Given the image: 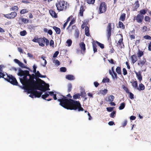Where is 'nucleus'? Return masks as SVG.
<instances>
[{"mask_svg": "<svg viewBox=\"0 0 151 151\" xmlns=\"http://www.w3.org/2000/svg\"><path fill=\"white\" fill-rule=\"evenodd\" d=\"M60 102V104L67 109L78 110L79 111H83V109L79 101L74 100L70 99H68L66 97L63 96V98L58 100Z\"/></svg>", "mask_w": 151, "mask_h": 151, "instance_id": "nucleus-1", "label": "nucleus"}, {"mask_svg": "<svg viewBox=\"0 0 151 151\" xmlns=\"http://www.w3.org/2000/svg\"><path fill=\"white\" fill-rule=\"evenodd\" d=\"M19 72L18 75L19 76H23L22 78H20V80L21 83L23 86L22 88L24 89H27L28 87L29 86V84L28 83V79L27 77L28 76L30 75L29 74V72L28 70H23L20 68L18 69Z\"/></svg>", "mask_w": 151, "mask_h": 151, "instance_id": "nucleus-2", "label": "nucleus"}, {"mask_svg": "<svg viewBox=\"0 0 151 151\" xmlns=\"http://www.w3.org/2000/svg\"><path fill=\"white\" fill-rule=\"evenodd\" d=\"M38 80L41 81L42 83H39V85H41V86H39V85H38L36 87L37 89L38 90H40L43 92H45L47 90H50L49 85L48 84L46 83L44 81L40 78H38Z\"/></svg>", "mask_w": 151, "mask_h": 151, "instance_id": "nucleus-3", "label": "nucleus"}, {"mask_svg": "<svg viewBox=\"0 0 151 151\" xmlns=\"http://www.w3.org/2000/svg\"><path fill=\"white\" fill-rule=\"evenodd\" d=\"M56 6L57 9L60 11L65 10L69 6V5L67 2L64 1H60L56 4Z\"/></svg>", "mask_w": 151, "mask_h": 151, "instance_id": "nucleus-4", "label": "nucleus"}, {"mask_svg": "<svg viewBox=\"0 0 151 151\" xmlns=\"http://www.w3.org/2000/svg\"><path fill=\"white\" fill-rule=\"evenodd\" d=\"M29 76V79L28 80L29 84V87H36L38 85H39V86L41 85H39V82H37L34 80V79L35 78V76L34 74H32V75L28 76Z\"/></svg>", "mask_w": 151, "mask_h": 151, "instance_id": "nucleus-5", "label": "nucleus"}, {"mask_svg": "<svg viewBox=\"0 0 151 151\" xmlns=\"http://www.w3.org/2000/svg\"><path fill=\"white\" fill-rule=\"evenodd\" d=\"M5 80L14 85L17 86L18 83L16 79L12 75L6 74Z\"/></svg>", "mask_w": 151, "mask_h": 151, "instance_id": "nucleus-6", "label": "nucleus"}, {"mask_svg": "<svg viewBox=\"0 0 151 151\" xmlns=\"http://www.w3.org/2000/svg\"><path fill=\"white\" fill-rule=\"evenodd\" d=\"M107 6L105 2H101L99 8V13L101 14L105 12Z\"/></svg>", "mask_w": 151, "mask_h": 151, "instance_id": "nucleus-7", "label": "nucleus"}, {"mask_svg": "<svg viewBox=\"0 0 151 151\" xmlns=\"http://www.w3.org/2000/svg\"><path fill=\"white\" fill-rule=\"evenodd\" d=\"M33 88H35V89H37L36 87H28L27 89H26V90H27L28 92L29 93H30L31 94L29 95V96L30 97L32 98H34V91H33Z\"/></svg>", "mask_w": 151, "mask_h": 151, "instance_id": "nucleus-8", "label": "nucleus"}, {"mask_svg": "<svg viewBox=\"0 0 151 151\" xmlns=\"http://www.w3.org/2000/svg\"><path fill=\"white\" fill-rule=\"evenodd\" d=\"M111 23H109L106 29V32L107 34V37L109 38L111 36Z\"/></svg>", "mask_w": 151, "mask_h": 151, "instance_id": "nucleus-9", "label": "nucleus"}, {"mask_svg": "<svg viewBox=\"0 0 151 151\" xmlns=\"http://www.w3.org/2000/svg\"><path fill=\"white\" fill-rule=\"evenodd\" d=\"M144 16L141 14H138L136 17V21L139 23H141L142 22Z\"/></svg>", "mask_w": 151, "mask_h": 151, "instance_id": "nucleus-10", "label": "nucleus"}, {"mask_svg": "<svg viewBox=\"0 0 151 151\" xmlns=\"http://www.w3.org/2000/svg\"><path fill=\"white\" fill-rule=\"evenodd\" d=\"M45 38H38V42L40 46L41 47H44L45 43Z\"/></svg>", "mask_w": 151, "mask_h": 151, "instance_id": "nucleus-11", "label": "nucleus"}, {"mask_svg": "<svg viewBox=\"0 0 151 151\" xmlns=\"http://www.w3.org/2000/svg\"><path fill=\"white\" fill-rule=\"evenodd\" d=\"M37 90L33 88V94L34 95L35 97L39 98L41 96L42 93V91H36Z\"/></svg>", "mask_w": 151, "mask_h": 151, "instance_id": "nucleus-12", "label": "nucleus"}, {"mask_svg": "<svg viewBox=\"0 0 151 151\" xmlns=\"http://www.w3.org/2000/svg\"><path fill=\"white\" fill-rule=\"evenodd\" d=\"M135 73L136 75V77L138 80L139 81L140 83H141L142 80V76L141 74V71H139L138 72H135Z\"/></svg>", "mask_w": 151, "mask_h": 151, "instance_id": "nucleus-13", "label": "nucleus"}, {"mask_svg": "<svg viewBox=\"0 0 151 151\" xmlns=\"http://www.w3.org/2000/svg\"><path fill=\"white\" fill-rule=\"evenodd\" d=\"M114 67H112V72L110 70L109 71L110 74L111 75L112 78L113 79L117 78V75L116 73L113 70V68Z\"/></svg>", "mask_w": 151, "mask_h": 151, "instance_id": "nucleus-14", "label": "nucleus"}, {"mask_svg": "<svg viewBox=\"0 0 151 151\" xmlns=\"http://www.w3.org/2000/svg\"><path fill=\"white\" fill-rule=\"evenodd\" d=\"M136 89L139 91H143L145 89V86L143 84L141 83L139 84L138 87V86Z\"/></svg>", "mask_w": 151, "mask_h": 151, "instance_id": "nucleus-15", "label": "nucleus"}, {"mask_svg": "<svg viewBox=\"0 0 151 151\" xmlns=\"http://www.w3.org/2000/svg\"><path fill=\"white\" fill-rule=\"evenodd\" d=\"M49 96V94L47 93V92H46L45 93V94L42 95V98L45 100H46L48 101H51L52 99H46V98L47 97Z\"/></svg>", "mask_w": 151, "mask_h": 151, "instance_id": "nucleus-16", "label": "nucleus"}, {"mask_svg": "<svg viewBox=\"0 0 151 151\" xmlns=\"http://www.w3.org/2000/svg\"><path fill=\"white\" fill-rule=\"evenodd\" d=\"M132 86L135 88L136 89L138 87L137 82V81L132 80V81L130 82Z\"/></svg>", "mask_w": 151, "mask_h": 151, "instance_id": "nucleus-17", "label": "nucleus"}, {"mask_svg": "<svg viewBox=\"0 0 151 151\" xmlns=\"http://www.w3.org/2000/svg\"><path fill=\"white\" fill-rule=\"evenodd\" d=\"M49 13L53 17L56 18L57 17V14L55 12L52 10H50Z\"/></svg>", "mask_w": 151, "mask_h": 151, "instance_id": "nucleus-18", "label": "nucleus"}, {"mask_svg": "<svg viewBox=\"0 0 151 151\" xmlns=\"http://www.w3.org/2000/svg\"><path fill=\"white\" fill-rule=\"evenodd\" d=\"M65 78L69 80H73L75 79L74 76L71 75H68L66 76Z\"/></svg>", "mask_w": 151, "mask_h": 151, "instance_id": "nucleus-19", "label": "nucleus"}, {"mask_svg": "<svg viewBox=\"0 0 151 151\" xmlns=\"http://www.w3.org/2000/svg\"><path fill=\"white\" fill-rule=\"evenodd\" d=\"M2 67H0V78H3L5 79L6 75H5L4 73L1 72L2 71Z\"/></svg>", "mask_w": 151, "mask_h": 151, "instance_id": "nucleus-20", "label": "nucleus"}, {"mask_svg": "<svg viewBox=\"0 0 151 151\" xmlns=\"http://www.w3.org/2000/svg\"><path fill=\"white\" fill-rule=\"evenodd\" d=\"M53 29L55 30L56 33L58 34H59L60 33L61 30L58 27L55 26H53Z\"/></svg>", "mask_w": 151, "mask_h": 151, "instance_id": "nucleus-21", "label": "nucleus"}, {"mask_svg": "<svg viewBox=\"0 0 151 151\" xmlns=\"http://www.w3.org/2000/svg\"><path fill=\"white\" fill-rule=\"evenodd\" d=\"M80 46L81 50L83 51L86 50L85 45L83 42H81L79 44Z\"/></svg>", "mask_w": 151, "mask_h": 151, "instance_id": "nucleus-22", "label": "nucleus"}, {"mask_svg": "<svg viewBox=\"0 0 151 151\" xmlns=\"http://www.w3.org/2000/svg\"><path fill=\"white\" fill-rule=\"evenodd\" d=\"M131 59L132 61V63H134L137 60V56L135 55H132L131 57Z\"/></svg>", "mask_w": 151, "mask_h": 151, "instance_id": "nucleus-23", "label": "nucleus"}, {"mask_svg": "<svg viewBox=\"0 0 151 151\" xmlns=\"http://www.w3.org/2000/svg\"><path fill=\"white\" fill-rule=\"evenodd\" d=\"M41 58L42 59V60L41 61L42 65L43 66H45L47 63L46 60L45 59V57L42 56Z\"/></svg>", "mask_w": 151, "mask_h": 151, "instance_id": "nucleus-24", "label": "nucleus"}, {"mask_svg": "<svg viewBox=\"0 0 151 151\" xmlns=\"http://www.w3.org/2000/svg\"><path fill=\"white\" fill-rule=\"evenodd\" d=\"M108 90L106 89H104V90H101L99 91V93L103 95H105L107 92Z\"/></svg>", "mask_w": 151, "mask_h": 151, "instance_id": "nucleus-25", "label": "nucleus"}, {"mask_svg": "<svg viewBox=\"0 0 151 151\" xmlns=\"http://www.w3.org/2000/svg\"><path fill=\"white\" fill-rule=\"evenodd\" d=\"M17 15V13L16 12H13L10 14V17L11 19H13L15 18Z\"/></svg>", "mask_w": 151, "mask_h": 151, "instance_id": "nucleus-26", "label": "nucleus"}, {"mask_svg": "<svg viewBox=\"0 0 151 151\" xmlns=\"http://www.w3.org/2000/svg\"><path fill=\"white\" fill-rule=\"evenodd\" d=\"M146 62L145 59L143 58L142 60H140L138 63L139 65H144Z\"/></svg>", "mask_w": 151, "mask_h": 151, "instance_id": "nucleus-27", "label": "nucleus"}, {"mask_svg": "<svg viewBox=\"0 0 151 151\" xmlns=\"http://www.w3.org/2000/svg\"><path fill=\"white\" fill-rule=\"evenodd\" d=\"M89 28L88 27H85V34L87 36H89L90 35L89 34Z\"/></svg>", "mask_w": 151, "mask_h": 151, "instance_id": "nucleus-28", "label": "nucleus"}, {"mask_svg": "<svg viewBox=\"0 0 151 151\" xmlns=\"http://www.w3.org/2000/svg\"><path fill=\"white\" fill-rule=\"evenodd\" d=\"M114 99V97L113 95H110L108 97V101L109 102H111L113 101Z\"/></svg>", "mask_w": 151, "mask_h": 151, "instance_id": "nucleus-29", "label": "nucleus"}, {"mask_svg": "<svg viewBox=\"0 0 151 151\" xmlns=\"http://www.w3.org/2000/svg\"><path fill=\"white\" fill-rule=\"evenodd\" d=\"M83 7L82 6H81L79 14L80 16H83V12L84 11Z\"/></svg>", "mask_w": 151, "mask_h": 151, "instance_id": "nucleus-30", "label": "nucleus"}, {"mask_svg": "<svg viewBox=\"0 0 151 151\" xmlns=\"http://www.w3.org/2000/svg\"><path fill=\"white\" fill-rule=\"evenodd\" d=\"M14 61L19 66H23V63H21L19 60L17 59H14Z\"/></svg>", "mask_w": 151, "mask_h": 151, "instance_id": "nucleus-31", "label": "nucleus"}, {"mask_svg": "<svg viewBox=\"0 0 151 151\" xmlns=\"http://www.w3.org/2000/svg\"><path fill=\"white\" fill-rule=\"evenodd\" d=\"M122 87L123 89L127 93H129V90L128 88L124 85H122Z\"/></svg>", "mask_w": 151, "mask_h": 151, "instance_id": "nucleus-32", "label": "nucleus"}, {"mask_svg": "<svg viewBox=\"0 0 151 151\" xmlns=\"http://www.w3.org/2000/svg\"><path fill=\"white\" fill-rule=\"evenodd\" d=\"M80 95L78 93L74 95L73 96V99H79L80 98Z\"/></svg>", "mask_w": 151, "mask_h": 151, "instance_id": "nucleus-33", "label": "nucleus"}, {"mask_svg": "<svg viewBox=\"0 0 151 151\" xmlns=\"http://www.w3.org/2000/svg\"><path fill=\"white\" fill-rule=\"evenodd\" d=\"M125 18V14L124 13L122 14L120 18V20L122 21H124Z\"/></svg>", "mask_w": 151, "mask_h": 151, "instance_id": "nucleus-34", "label": "nucleus"}, {"mask_svg": "<svg viewBox=\"0 0 151 151\" xmlns=\"http://www.w3.org/2000/svg\"><path fill=\"white\" fill-rule=\"evenodd\" d=\"M79 30L76 29L75 31V36L76 38H78L79 37Z\"/></svg>", "mask_w": 151, "mask_h": 151, "instance_id": "nucleus-35", "label": "nucleus"}, {"mask_svg": "<svg viewBox=\"0 0 151 151\" xmlns=\"http://www.w3.org/2000/svg\"><path fill=\"white\" fill-rule=\"evenodd\" d=\"M143 55V52L142 51L139 50H138V52L137 53V55L138 57H140Z\"/></svg>", "mask_w": 151, "mask_h": 151, "instance_id": "nucleus-36", "label": "nucleus"}, {"mask_svg": "<svg viewBox=\"0 0 151 151\" xmlns=\"http://www.w3.org/2000/svg\"><path fill=\"white\" fill-rule=\"evenodd\" d=\"M125 106V104L123 102L122 103L119 107V110H122L124 108Z\"/></svg>", "mask_w": 151, "mask_h": 151, "instance_id": "nucleus-37", "label": "nucleus"}, {"mask_svg": "<svg viewBox=\"0 0 151 151\" xmlns=\"http://www.w3.org/2000/svg\"><path fill=\"white\" fill-rule=\"evenodd\" d=\"M147 12V10L145 9L141 10L140 11V13L139 14H141L142 15H143L145 14Z\"/></svg>", "mask_w": 151, "mask_h": 151, "instance_id": "nucleus-38", "label": "nucleus"}, {"mask_svg": "<svg viewBox=\"0 0 151 151\" xmlns=\"http://www.w3.org/2000/svg\"><path fill=\"white\" fill-rule=\"evenodd\" d=\"M101 48L103 49L104 48V45L101 44L99 42L96 41L95 42Z\"/></svg>", "mask_w": 151, "mask_h": 151, "instance_id": "nucleus-39", "label": "nucleus"}, {"mask_svg": "<svg viewBox=\"0 0 151 151\" xmlns=\"http://www.w3.org/2000/svg\"><path fill=\"white\" fill-rule=\"evenodd\" d=\"M93 47L94 52H96L97 51V49L96 48V44L94 42L93 43Z\"/></svg>", "mask_w": 151, "mask_h": 151, "instance_id": "nucleus-40", "label": "nucleus"}, {"mask_svg": "<svg viewBox=\"0 0 151 151\" xmlns=\"http://www.w3.org/2000/svg\"><path fill=\"white\" fill-rule=\"evenodd\" d=\"M109 79L107 78H104L102 81V82L103 83H108L109 82Z\"/></svg>", "mask_w": 151, "mask_h": 151, "instance_id": "nucleus-41", "label": "nucleus"}, {"mask_svg": "<svg viewBox=\"0 0 151 151\" xmlns=\"http://www.w3.org/2000/svg\"><path fill=\"white\" fill-rule=\"evenodd\" d=\"M116 72L118 74H121V70L120 67H117V68L116 69Z\"/></svg>", "mask_w": 151, "mask_h": 151, "instance_id": "nucleus-42", "label": "nucleus"}, {"mask_svg": "<svg viewBox=\"0 0 151 151\" xmlns=\"http://www.w3.org/2000/svg\"><path fill=\"white\" fill-rule=\"evenodd\" d=\"M66 43L68 44V46L70 47L72 44V41L70 39L66 41Z\"/></svg>", "mask_w": 151, "mask_h": 151, "instance_id": "nucleus-43", "label": "nucleus"}, {"mask_svg": "<svg viewBox=\"0 0 151 151\" xmlns=\"http://www.w3.org/2000/svg\"><path fill=\"white\" fill-rule=\"evenodd\" d=\"M87 3L89 4H93L95 2V0H87Z\"/></svg>", "mask_w": 151, "mask_h": 151, "instance_id": "nucleus-44", "label": "nucleus"}, {"mask_svg": "<svg viewBox=\"0 0 151 151\" xmlns=\"http://www.w3.org/2000/svg\"><path fill=\"white\" fill-rule=\"evenodd\" d=\"M72 88V86L71 83H69L68 85V92H70Z\"/></svg>", "mask_w": 151, "mask_h": 151, "instance_id": "nucleus-45", "label": "nucleus"}, {"mask_svg": "<svg viewBox=\"0 0 151 151\" xmlns=\"http://www.w3.org/2000/svg\"><path fill=\"white\" fill-rule=\"evenodd\" d=\"M18 9V7L17 6H14L12 8L10 9L11 11H14L15 10H17Z\"/></svg>", "mask_w": 151, "mask_h": 151, "instance_id": "nucleus-46", "label": "nucleus"}, {"mask_svg": "<svg viewBox=\"0 0 151 151\" xmlns=\"http://www.w3.org/2000/svg\"><path fill=\"white\" fill-rule=\"evenodd\" d=\"M27 32L25 30H23L20 32V35L22 36H24L26 35Z\"/></svg>", "mask_w": 151, "mask_h": 151, "instance_id": "nucleus-47", "label": "nucleus"}, {"mask_svg": "<svg viewBox=\"0 0 151 151\" xmlns=\"http://www.w3.org/2000/svg\"><path fill=\"white\" fill-rule=\"evenodd\" d=\"M135 5V7L136 8H138L139 6V2L138 1H136L134 4Z\"/></svg>", "mask_w": 151, "mask_h": 151, "instance_id": "nucleus-48", "label": "nucleus"}, {"mask_svg": "<svg viewBox=\"0 0 151 151\" xmlns=\"http://www.w3.org/2000/svg\"><path fill=\"white\" fill-rule=\"evenodd\" d=\"M128 93L129 94V97L132 99H134V95L131 92H129Z\"/></svg>", "mask_w": 151, "mask_h": 151, "instance_id": "nucleus-49", "label": "nucleus"}, {"mask_svg": "<svg viewBox=\"0 0 151 151\" xmlns=\"http://www.w3.org/2000/svg\"><path fill=\"white\" fill-rule=\"evenodd\" d=\"M28 12V11L26 9H23L21 11L20 13L22 14H23Z\"/></svg>", "mask_w": 151, "mask_h": 151, "instance_id": "nucleus-50", "label": "nucleus"}, {"mask_svg": "<svg viewBox=\"0 0 151 151\" xmlns=\"http://www.w3.org/2000/svg\"><path fill=\"white\" fill-rule=\"evenodd\" d=\"M80 96L83 98H85L86 96V93L85 92H81Z\"/></svg>", "mask_w": 151, "mask_h": 151, "instance_id": "nucleus-51", "label": "nucleus"}, {"mask_svg": "<svg viewBox=\"0 0 151 151\" xmlns=\"http://www.w3.org/2000/svg\"><path fill=\"white\" fill-rule=\"evenodd\" d=\"M116 114V112L114 111H113L110 114V116L111 117L114 118L115 116L114 115Z\"/></svg>", "mask_w": 151, "mask_h": 151, "instance_id": "nucleus-52", "label": "nucleus"}, {"mask_svg": "<svg viewBox=\"0 0 151 151\" xmlns=\"http://www.w3.org/2000/svg\"><path fill=\"white\" fill-rule=\"evenodd\" d=\"M74 22H75V20H74L72 19V20H71V21L70 23V24H69L67 28V29H68L70 26H71L72 24H73V23H74Z\"/></svg>", "mask_w": 151, "mask_h": 151, "instance_id": "nucleus-53", "label": "nucleus"}, {"mask_svg": "<svg viewBox=\"0 0 151 151\" xmlns=\"http://www.w3.org/2000/svg\"><path fill=\"white\" fill-rule=\"evenodd\" d=\"M55 65H60V62L58 60H54L53 62Z\"/></svg>", "mask_w": 151, "mask_h": 151, "instance_id": "nucleus-54", "label": "nucleus"}, {"mask_svg": "<svg viewBox=\"0 0 151 151\" xmlns=\"http://www.w3.org/2000/svg\"><path fill=\"white\" fill-rule=\"evenodd\" d=\"M66 70V68L65 67H62L60 68V71L62 72H65Z\"/></svg>", "mask_w": 151, "mask_h": 151, "instance_id": "nucleus-55", "label": "nucleus"}, {"mask_svg": "<svg viewBox=\"0 0 151 151\" xmlns=\"http://www.w3.org/2000/svg\"><path fill=\"white\" fill-rule=\"evenodd\" d=\"M21 19L22 22H24V23H27L28 22V19H26L22 18Z\"/></svg>", "mask_w": 151, "mask_h": 151, "instance_id": "nucleus-56", "label": "nucleus"}, {"mask_svg": "<svg viewBox=\"0 0 151 151\" xmlns=\"http://www.w3.org/2000/svg\"><path fill=\"white\" fill-rule=\"evenodd\" d=\"M145 39H146L151 40V37L149 35H145L144 37Z\"/></svg>", "mask_w": 151, "mask_h": 151, "instance_id": "nucleus-57", "label": "nucleus"}, {"mask_svg": "<svg viewBox=\"0 0 151 151\" xmlns=\"http://www.w3.org/2000/svg\"><path fill=\"white\" fill-rule=\"evenodd\" d=\"M114 108L111 107H107L106 109L109 112L111 111Z\"/></svg>", "mask_w": 151, "mask_h": 151, "instance_id": "nucleus-58", "label": "nucleus"}, {"mask_svg": "<svg viewBox=\"0 0 151 151\" xmlns=\"http://www.w3.org/2000/svg\"><path fill=\"white\" fill-rule=\"evenodd\" d=\"M150 18L148 16H146L145 17V21L146 22H150Z\"/></svg>", "mask_w": 151, "mask_h": 151, "instance_id": "nucleus-59", "label": "nucleus"}, {"mask_svg": "<svg viewBox=\"0 0 151 151\" xmlns=\"http://www.w3.org/2000/svg\"><path fill=\"white\" fill-rule=\"evenodd\" d=\"M123 74L124 75H126L127 73V70L125 68H123Z\"/></svg>", "mask_w": 151, "mask_h": 151, "instance_id": "nucleus-60", "label": "nucleus"}, {"mask_svg": "<svg viewBox=\"0 0 151 151\" xmlns=\"http://www.w3.org/2000/svg\"><path fill=\"white\" fill-rule=\"evenodd\" d=\"M133 31L132 32H131V33H129V36H130V37L131 39V40H132V39H134L135 38V36L133 35H131V33H132V32H133Z\"/></svg>", "mask_w": 151, "mask_h": 151, "instance_id": "nucleus-61", "label": "nucleus"}, {"mask_svg": "<svg viewBox=\"0 0 151 151\" xmlns=\"http://www.w3.org/2000/svg\"><path fill=\"white\" fill-rule=\"evenodd\" d=\"M59 53V52L58 51H56L55 53H54L53 55V58H55L57 57V56H58V54Z\"/></svg>", "mask_w": 151, "mask_h": 151, "instance_id": "nucleus-62", "label": "nucleus"}, {"mask_svg": "<svg viewBox=\"0 0 151 151\" xmlns=\"http://www.w3.org/2000/svg\"><path fill=\"white\" fill-rule=\"evenodd\" d=\"M4 16L6 18L9 19H11V18L10 17V16L9 14H4Z\"/></svg>", "mask_w": 151, "mask_h": 151, "instance_id": "nucleus-63", "label": "nucleus"}, {"mask_svg": "<svg viewBox=\"0 0 151 151\" xmlns=\"http://www.w3.org/2000/svg\"><path fill=\"white\" fill-rule=\"evenodd\" d=\"M119 26L120 28L123 27H124L123 24L122 22L119 21Z\"/></svg>", "mask_w": 151, "mask_h": 151, "instance_id": "nucleus-64", "label": "nucleus"}]
</instances>
